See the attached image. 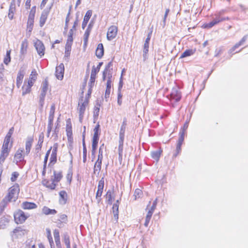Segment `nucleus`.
I'll return each mask as SVG.
<instances>
[{
    "instance_id": "obj_1",
    "label": "nucleus",
    "mask_w": 248,
    "mask_h": 248,
    "mask_svg": "<svg viewBox=\"0 0 248 248\" xmlns=\"http://www.w3.org/2000/svg\"><path fill=\"white\" fill-rule=\"evenodd\" d=\"M19 192V188L18 185H14L11 187L9 189L8 195L6 199V201L12 202L16 201L18 197V195Z\"/></svg>"
},
{
    "instance_id": "obj_2",
    "label": "nucleus",
    "mask_w": 248,
    "mask_h": 248,
    "mask_svg": "<svg viewBox=\"0 0 248 248\" xmlns=\"http://www.w3.org/2000/svg\"><path fill=\"white\" fill-rule=\"evenodd\" d=\"M88 105V99L86 98L84 101L83 97L80 98L78 102V110L79 113V120L80 122H82L84 114L86 109V107Z\"/></svg>"
},
{
    "instance_id": "obj_3",
    "label": "nucleus",
    "mask_w": 248,
    "mask_h": 248,
    "mask_svg": "<svg viewBox=\"0 0 248 248\" xmlns=\"http://www.w3.org/2000/svg\"><path fill=\"white\" fill-rule=\"evenodd\" d=\"M48 81L46 79H45L42 83L41 93L39 96V103L41 108H43L44 105L45 98L48 89Z\"/></svg>"
},
{
    "instance_id": "obj_4",
    "label": "nucleus",
    "mask_w": 248,
    "mask_h": 248,
    "mask_svg": "<svg viewBox=\"0 0 248 248\" xmlns=\"http://www.w3.org/2000/svg\"><path fill=\"white\" fill-rule=\"evenodd\" d=\"M27 233V231L22 227H17L15 228L10 233L13 240L21 238Z\"/></svg>"
},
{
    "instance_id": "obj_5",
    "label": "nucleus",
    "mask_w": 248,
    "mask_h": 248,
    "mask_svg": "<svg viewBox=\"0 0 248 248\" xmlns=\"http://www.w3.org/2000/svg\"><path fill=\"white\" fill-rule=\"evenodd\" d=\"M113 64L112 61L109 62L106 65L103 73V80L106 79H112V68Z\"/></svg>"
},
{
    "instance_id": "obj_6",
    "label": "nucleus",
    "mask_w": 248,
    "mask_h": 248,
    "mask_svg": "<svg viewBox=\"0 0 248 248\" xmlns=\"http://www.w3.org/2000/svg\"><path fill=\"white\" fill-rule=\"evenodd\" d=\"M28 217V216L25 215L24 212L21 210L17 211L14 214L15 220L17 224L23 223L25 221Z\"/></svg>"
},
{
    "instance_id": "obj_7",
    "label": "nucleus",
    "mask_w": 248,
    "mask_h": 248,
    "mask_svg": "<svg viewBox=\"0 0 248 248\" xmlns=\"http://www.w3.org/2000/svg\"><path fill=\"white\" fill-rule=\"evenodd\" d=\"M104 186V177H102L101 179V180L99 181L97 186V191L96 192L95 196V199L97 201V202L98 204H99L101 201V196L103 191Z\"/></svg>"
},
{
    "instance_id": "obj_8",
    "label": "nucleus",
    "mask_w": 248,
    "mask_h": 248,
    "mask_svg": "<svg viewBox=\"0 0 248 248\" xmlns=\"http://www.w3.org/2000/svg\"><path fill=\"white\" fill-rule=\"evenodd\" d=\"M34 46L38 54L42 57L45 54V46L42 41L39 40H37L34 42Z\"/></svg>"
},
{
    "instance_id": "obj_9",
    "label": "nucleus",
    "mask_w": 248,
    "mask_h": 248,
    "mask_svg": "<svg viewBox=\"0 0 248 248\" xmlns=\"http://www.w3.org/2000/svg\"><path fill=\"white\" fill-rule=\"evenodd\" d=\"M118 31V28L115 26H111L110 27L108 31L107 37V39L108 40H111L114 39L117 34Z\"/></svg>"
},
{
    "instance_id": "obj_10",
    "label": "nucleus",
    "mask_w": 248,
    "mask_h": 248,
    "mask_svg": "<svg viewBox=\"0 0 248 248\" xmlns=\"http://www.w3.org/2000/svg\"><path fill=\"white\" fill-rule=\"evenodd\" d=\"M64 66L63 63L60 64L56 67L55 76L59 80H62L63 78Z\"/></svg>"
},
{
    "instance_id": "obj_11",
    "label": "nucleus",
    "mask_w": 248,
    "mask_h": 248,
    "mask_svg": "<svg viewBox=\"0 0 248 248\" xmlns=\"http://www.w3.org/2000/svg\"><path fill=\"white\" fill-rule=\"evenodd\" d=\"M58 147V143L53 145V149L50 158V163L54 164L57 161V152Z\"/></svg>"
},
{
    "instance_id": "obj_12",
    "label": "nucleus",
    "mask_w": 248,
    "mask_h": 248,
    "mask_svg": "<svg viewBox=\"0 0 248 248\" xmlns=\"http://www.w3.org/2000/svg\"><path fill=\"white\" fill-rule=\"evenodd\" d=\"M10 217L8 216H3L0 219V229H4L7 226Z\"/></svg>"
},
{
    "instance_id": "obj_13",
    "label": "nucleus",
    "mask_w": 248,
    "mask_h": 248,
    "mask_svg": "<svg viewBox=\"0 0 248 248\" xmlns=\"http://www.w3.org/2000/svg\"><path fill=\"white\" fill-rule=\"evenodd\" d=\"M23 149H19L16 151L14 156V161L17 163L24 159L23 155Z\"/></svg>"
},
{
    "instance_id": "obj_14",
    "label": "nucleus",
    "mask_w": 248,
    "mask_h": 248,
    "mask_svg": "<svg viewBox=\"0 0 248 248\" xmlns=\"http://www.w3.org/2000/svg\"><path fill=\"white\" fill-rule=\"evenodd\" d=\"M49 11L47 10H44L41 14V17L40 18V27H43L47 18L48 15Z\"/></svg>"
},
{
    "instance_id": "obj_15",
    "label": "nucleus",
    "mask_w": 248,
    "mask_h": 248,
    "mask_svg": "<svg viewBox=\"0 0 248 248\" xmlns=\"http://www.w3.org/2000/svg\"><path fill=\"white\" fill-rule=\"evenodd\" d=\"M16 11V3L15 0H13L10 4L9 13H8V17L10 20H12L13 18L14 13Z\"/></svg>"
},
{
    "instance_id": "obj_16",
    "label": "nucleus",
    "mask_w": 248,
    "mask_h": 248,
    "mask_svg": "<svg viewBox=\"0 0 248 248\" xmlns=\"http://www.w3.org/2000/svg\"><path fill=\"white\" fill-rule=\"evenodd\" d=\"M171 97L174 99L176 102L179 101L181 98V95L180 93L176 88H173L170 93Z\"/></svg>"
},
{
    "instance_id": "obj_17",
    "label": "nucleus",
    "mask_w": 248,
    "mask_h": 248,
    "mask_svg": "<svg viewBox=\"0 0 248 248\" xmlns=\"http://www.w3.org/2000/svg\"><path fill=\"white\" fill-rule=\"evenodd\" d=\"M102 161V160L97 159L95 162L93 168V172L95 174L99 175L101 169Z\"/></svg>"
},
{
    "instance_id": "obj_18",
    "label": "nucleus",
    "mask_w": 248,
    "mask_h": 248,
    "mask_svg": "<svg viewBox=\"0 0 248 248\" xmlns=\"http://www.w3.org/2000/svg\"><path fill=\"white\" fill-rule=\"evenodd\" d=\"M92 15V11L91 10H88L86 12L83 19V21L82 24V28L84 29L88 22L90 18Z\"/></svg>"
},
{
    "instance_id": "obj_19",
    "label": "nucleus",
    "mask_w": 248,
    "mask_h": 248,
    "mask_svg": "<svg viewBox=\"0 0 248 248\" xmlns=\"http://www.w3.org/2000/svg\"><path fill=\"white\" fill-rule=\"evenodd\" d=\"M25 72L23 70L20 69L18 73L17 78H16V86L18 88H19L24 78Z\"/></svg>"
},
{
    "instance_id": "obj_20",
    "label": "nucleus",
    "mask_w": 248,
    "mask_h": 248,
    "mask_svg": "<svg viewBox=\"0 0 248 248\" xmlns=\"http://www.w3.org/2000/svg\"><path fill=\"white\" fill-rule=\"evenodd\" d=\"M248 38V35H245L242 39L237 43H236L231 49L229 50V53H232L236 48H238L242 45Z\"/></svg>"
},
{
    "instance_id": "obj_21",
    "label": "nucleus",
    "mask_w": 248,
    "mask_h": 248,
    "mask_svg": "<svg viewBox=\"0 0 248 248\" xmlns=\"http://www.w3.org/2000/svg\"><path fill=\"white\" fill-rule=\"evenodd\" d=\"M28 43L27 39H24L21 43V48L20 50V57L24 56L27 53V49Z\"/></svg>"
},
{
    "instance_id": "obj_22",
    "label": "nucleus",
    "mask_w": 248,
    "mask_h": 248,
    "mask_svg": "<svg viewBox=\"0 0 248 248\" xmlns=\"http://www.w3.org/2000/svg\"><path fill=\"white\" fill-rule=\"evenodd\" d=\"M104 47L102 44H99L96 49L95 54L96 57L100 59L104 55Z\"/></svg>"
},
{
    "instance_id": "obj_23",
    "label": "nucleus",
    "mask_w": 248,
    "mask_h": 248,
    "mask_svg": "<svg viewBox=\"0 0 248 248\" xmlns=\"http://www.w3.org/2000/svg\"><path fill=\"white\" fill-rule=\"evenodd\" d=\"M22 207L24 209H33L37 207V205L33 202H24L22 203Z\"/></svg>"
},
{
    "instance_id": "obj_24",
    "label": "nucleus",
    "mask_w": 248,
    "mask_h": 248,
    "mask_svg": "<svg viewBox=\"0 0 248 248\" xmlns=\"http://www.w3.org/2000/svg\"><path fill=\"white\" fill-rule=\"evenodd\" d=\"M60 195V202L62 204H64L66 203L67 201V195L65 191H61L59 192Z\"/></svg>"
},
{
    "instance_id": "obj_25",
    "label": "nucleus",
    "mask_w": 248,
    "mask_h": 248,
    "mask_svg": "<svg viewBox=\"0 0 248 248\" xmlns=\"http://www.w3.org/2000/svg\"><path fill=\"white\" fill-rule=\"evenodd\" d=\"M54 174V178H52L51 179L55 182V183H58L60 181L62 177V171L57 172L55 170L53 171Z\"/></svg>"
},
{
    "instance_id": "obj_26",
    "label": "nucleus",
    "mask_w": 248,
    "mask_h": 248,
    "mask_svg": "<svg viewBox=\"0 0 248 248\" xmlns=\"http://www.w3.org/2000/svg\"><path fill=\"white\" fill-rule=\"evenodd\" d=\"M33 140L32 138H28L26 142V153L27 155L30 152Z\"/></svg>"
},
{
    "instance_id": "obj_27",
    "label": "nucleus",
    "mask_w": 248,
    "mask_h": 248,
    "mask_svg": "<svg viewBox=\"0 0 248 248\" xmlns=\"http://www.w3.org/2000/svg\"><path fill=\"white\" fill-rule=\"evenodd\" d=\"M42 212L46 215H55L57 213V211L55 209H50L46 206H44L42 209Z\"/></svg>"
},
{
    "instance_id": "obj_28",
    "label": "nucleus",
    "mask_w": 248,
    "mask_h": 248,
    "mask_svg": "<svg viewBox=\"0 0 248 248\" xmlns=\"http://www.w3.org/2000/svg\"><path fill=\"white\" fill-rule=\"evenodd\" d=\"M43 184L46 187L50 188V189H54L55 188L56 184L52 179L51 181H44Z\"/></svg>"
},
{
    "instance_id": "obj_29",
    "label": "nucleus",
    "mask_w": 248,
    "mask_h": 248,
    "mask_svg": "<svg viewBox=\"0 0 248 248\" xmlns=\"http://www.w3.org/2000/svg\"><path fill=\"white\" fill-rule=\"evenodd\" d=\"M100 105L99 104L98 102L96 103L93 110V119L94 121L96 120L98 118V117L99 116V113L100 111Z\"/></svg>"
},
{
    "instance_id": "obj_30",
    "label": "nucleus",
    "mask_w": 248,
    "mask_h": 248,
    "mask_svg": "<svg viewBox=\"0 0 248 248\" xmlns=\"http://www.w3.org/2000/svg\"><path fill=\"white\" fill-rule=\"evenodd\" d=\"M113 213L115 219L117 221L118 219L119 205L118 203H114L112 207Z\"/></svg>"
},
{
    "instance_id": "obj_31",
    "label": "nucleus",
    "mask_w": 248,
    "mask_h": 248,
    "mask_svg": "<svg viewBox=\"0 0 248 248\" xmlns=\"http://www.w3.org/2000/svg\"><path fill=\"white\" fill-rule=\"evenodd\" d=\"M82 145H83V162H85L87 159V149L85 143V136L83 135L82 139Z\"/></svg>"
},
{
    "instance_id": "obj_32",
    "label": "nucleus",
    "mask_w": 248,
    "mask_h": 248,
    "mask_svg": "<svg viewBox=\"0 0 248 248\" xmlns=\"http://www.w3.org/2000/svg\"><path fill=\"white\" fill-rule=\"evenodd\" d=\"M195 52V50L193 49H186L184 52H183L181 55L180 58H183L190 56L193 55Z\"/></svg>"
},
{
    "instance_id": "obj_33",
    "label": "nucleus",
    "mask_w": 248,
    "mask_h": 248,
    "mask_svg": "<svg viewBox=\"0 0 248 248\" xmlns=\"http://www.w3.org/2000/svg\"><path fill=\"white\" fill-rule=\"evenodd\" d=\"M55 107L53 104L51 105L48 117V122H53Z\"/></svg>"
},
{
    "instance_id": "obj_34",
    "label": "nucleus",
    "mask_w": 248,
    "mask_h": 248,
    "mask_svg": "<svg viewBox=\"0 0 248 248\" xmlns=\"http://www.w3.org/2000/svg\"><path fill=\"white\" fill-rule=\"evenodd\" d=\"M161 152L162 151L161 150L153 151L151 153V156L156 161H158L159 159Z\"/></svg>"
},
{
    "instance_id": "obj_35",
    "label": "nucleus",
    "mask_w": 248,
    "mask_h": 248,
    "mask_svg": "<svg viewBox=\"0 0 248 248\" xmlns=\"http://www.w3.org/2000/svg\"><path fill=\"white\" fill-rule=\"evenodd\" d=\"M100 125L98 124L93 129L94 134L93 139L99 140V131Z\"/></svg>"
},
{
    "instance_id": "obj_36",
    "label": "nucleus",
    "mask_w": 248,
    "mask_h": 248,
    "mask_svg": "<svg viewBox=\"0 0 248 248\" xmlns=\"http://www.w3.org/2000/svg\"><path fill=\"white\" fill-rule=\"evenodd\" d=\"M218 23V20H216L215 18H214L213 21H211L210 22L204 24V27L205 28H211L215 25Z\"/></svg>"
},
{
    "instance_id": "obj_37",
    "label": "nucleus",
    "mask_w": 248,
    "mask_h": 248,
    "mask_svg": "<svg viewBox=\"0 0 248 248\" xmlns=\"http://www.w3.org/2000/svg\"><path fill=\"white\" fill-rule=\"evenodd\" d=\"M44 137L40 136L38 140V144L36 145L35 150L38 153L41 150L43 142Z\"/></svg>"
},
{
    "instance_id": "obj_38",
    "label": "nucleus",
    "mask_w": 248,
    "mask_h": 248,
    "mask_svg": "<svg viewBox=\"0 0 248 248\" xmlns=\"http://www.w3.org/2000/svg\"><path fill=\"white\" fill-rule=\"evenodd\" d=\"M10 53H11V50H7L6 52V56L4 59L3 62L4 63L7 65L11 61V57H10Z\"/></svg>"
},
{
    "instance_id": "obj_39",
    "label": "nucleus",
    "mask_w": 248,
    "mask_h": 248,
    "mask_svg": "<svg viewBox=\"0 0 248 248\" xmlns=\"http://www.w3.org/2000/svg\"><path fill=\"white\" fill-rule=\"evenodd\" d=\"M71 46L72 45H65L64 57L68 58L70 56L71 50Z\"/></svg>"
},
{
    "instance_id": "obj_40",
    "label": "nucleus",
    "mask_w": 248,
    "mask_h": 248,
    "mask_svg": "<svg viewBox=\"0 0 248 248\" xmlns=\"http://www.w3.org/2000/svg\"><path fill=\"white\" fill-rule=\"evenodd\" d=\"M26 84V82H24V84ZM31 87H29L27 85H24L22 87V95H25L27 93H29L31 92Z\"/></svg>"
},
{
    "instance_id": "obj_41",
    "label": "nucleus",
    "mask_w": 248,
    "mask_h": 248,
    "mask_svg": "<svg viewBox=\"0 0 248 248\" xmlns=\"http://www.w3.org/2000/svg\"><path fill=\"white\" fill-rule=\"evenodd\" d=\"M63 239L66 248H71L69 236L67 234H64Z\"/></svg>"
},
{
    "instance_id": "obj_42",
    "label": "nucleus",
    "mask_w": 248,
    "mask_h": 248,
    "mask_svg": "<svg viewBox=\"0 0 248 248\" xmlns=\"http://www.w3.org/2000/svg\"><path fill=\"white\" fill-rule=\"evenodd\" d=\"M123 146H118L119 161L121 163L123 159Z\"/></svg>"
},
{
    "instance_id": "obj_43",
    "label": "nucleus",
    "mask_w": 248,
    "mask_h": 248,
    "mask_svg": "<svg viewBox=\"0 0 248 248\" xmlns=\"http://www.w3.org/2000/svg\"><path fill=\"white\" fill-rule=\"evenodd\" d=\"M7 202L6 199H3V201L0 203V215L2 214L6 207Z\"/></svg>"
},
{
    "instance_id": "obj_44",
    "label": "nucleus",
    "mask_w": 248,
    "mask_h": 248,
    "mask_svg": "<svg viewBox=\"0 0 248 248\" xmlns=\"http://www.w3.org/2000/svg\"><path fill=\"white\" fill-rule=\"evenodd\" d=\"M9 154L4 153L3 152H1L0 156V163H2L4 162L6 158L8 156Z\"/></svg>"
},
{
    "instance_id": "obj_45",
    "label": "nucleus",
    "mask_w": 248,
    "mask_h": 248,
    "mask_svg": "<svg viewBox=\"0 0 248 248\" xmlns=\"http://www.w3.org/2000/svg\"><path fill=\"white\" fill-rule=\"evenodd\" d=\"M104 144H102L100 148H99V153H98V159H101V160H103V149L104 148Z\"/></svg>"
},
{
    "instance_id": "obj_46",
    "label": "nucleus",
    "mask_w": 248,
    "mask_h": 248,
    "mask_svg": "<svg viewBox=\"0 0 248 248\" xmlns=\"http://www.w3.org/2000/svg\"><path fill=\"white\" fill-rule=\"evenodd\" d=\"M37 74L36 73V71H35V70H33L31 72V74L30 75L29 79L33 81H35L37 78Z\"/></svg>"
},
{
    "instance_id": "obj_47",
    "label": "nucleus",
    "mask_w": 248,
    "mask_h": 248,
    "mask_svg": "<svg viewBox=\"0 0 248 248\" xmlns=\"http://www.w3.org/2000/svg\"><path fill=\"white\" fill-rule=\"evenodd\" d=\"M142 194V192L140 189H136L134 192V196L135 197V199L139 198L141 196Z\"/></svg>"
},
{
    "instance_id": "obj_48",
    "label": "nucleus",
    "mask_w": 248,
    "mask_h": 248,
    "mask_svg": "<svg viewBox=\"0 0 248 248\" xmlns=\"http://www.w3.org/2000/svg\"><path fill=\"white\" fill-rule=\"evenodd\" d=\"M52 126H53V122H48V125H47V136L48 137L49 136V134L51 131Z\"/></svg>"
},
{
    "instance_id": "obj_49",
    "label": "nucleus",
    "mask_w": 248,
    "mask_h": 248,
    "mask_svg": "<svg viewBox=\"0 0 248 248\" xmlns=\"http://www.w3.org/2000/svg\"><path fill=\"white\" fill-rule=\"evenodd\" d=\"M18 176H19V173L15 171V172H13V173L12 174L11 177V181L15 182L16 181L17 178L18 177Z\"/></svg>"
},
{
    "instance_id": "obj_50",
    "label": "nucleus",
    "mask_w": 248,
    "mask_h": 248,
    "mask_svg": "<svg viewBox=\"0 0 248 248\" xmlns=\"http://www.w3.org/2000/svg\"><path fill=\"white\" fill-rule=\"evenodd\" d=\"M216 20H218V23L221 21H224V20H229V18L228 17H221V16H219V15H216Z\"/></svg>"
},
{
    "instance_id": "obj_51",
    "label": "nucleus",
    "mask_w": 248,
    "mask_h": 248,
    "mask_svg": "<svg viewBox=\"0 0 248 248\" xmlns=\"http://www.w3.org/2000/svg\"><path fill=\"white\" fill-rule=\"evenodd\" d=\"M106 197L108 203H111L112 196L111 192L108 190L106 194Z\"/></svg>"
},
{
    "instance_id": "obj_52",
    "label": "nucleus",
    "mask_w": 248,
    "mask_h": 248,
    "mask_svg": "<svg viewBox=\"0 0 248 248\" xmlns=\"http://www.w3.org/2000/svg\"><path fill=\"white\" fill-rule=\"evenodd\" d=\"M90 31L89 30V28L86 30L84 34V41L86 43L88 40L89 34H90Z\"/></svg>"
},
{
    "instance_id": "obj_53",
    "label": "nucleus",
    "mask_w": 248,
    "mask_h": 248,
    "mask_svg": "<svg viewBox=\"0 0 248 248\" xmlns=\"http://www.w3.org/2000/svg\"><path fill=\"white\" fill-rule=\"evenodd\" d=\"M35 12H36L35 6L32 7L30 11V14L29 15V17L34 18Z\"/></svg>"
},
{
    "instance_id": "obj_54",
    "label": "nucleus",
    "mask_w": 248,
    "mask_h": 248,
    "mask_svg": "<svg viewBox=\"0 0 248 248\" xmlns=\"http://www.w3.org/2000/svg\"><path fill=\"white\" fill-rule=\"evenodd\" d=\"M4 71V68L2 64H1L0 67V79L1 81L3 80V77H4V74L3 72Z\"/></svg>"
},
{
    "instance_id": "obj_55",
    "label": "nucleus",
    "mask_w": 248,
    "mask_h": 248,
    "mask_svg": "<svg viewBox=\"0 0 248 248\" xmlns=\"http://www.w3.org/2000/svg\"><path fill=\"white\" fill-rule=\"evenodd\" d=\"M99 71V70L96 69V68H95V66H93L91 72V76L96 78V75Z\"/></svg>"
},
{
    "instance_id": "obj_56",
    "label": "nucleus",
    "mask_w": 248,
    "mask_h": 248,
    "mask_svg": "<svg viewBox=\"0 0 248 248\" xmlns=\"http://www.w3.org/2000/svg\"><path fill=\"white\" fill-rule=\"evenodd\" d=\"M110 89H111L110 88H106L105 94V98L106 99V101H108V99L109 97V95L110 93Z\"/></svg>"
},
{
    "instance_id": "obj_57",
    "label": "nucleus",
    "mask_w": 248,
    "mask_h": 248,
    "mask_svg": "<svg viewBox=\"0 0 248 248\" xmlns=\"http://www.w3.org/2000/svg\"><path fill=\"white\" fill-rule=\"evenodd\" d=\"M34 18L28 17V22H27V26H33Z\"/></svg>"
},
{
    "instance_id": "obj_58",
    "label": "nucleus",
    "mask_w": 248,
    "mask_h": 248,
    "mask_svg": "<svg viewBox=\"0 0 248 248\" xmlns=\"http://www.w3.org/2000/svg\"><path fill=\"white\" fill-rule=\"evenodd\" d=\"M95 78H96L91 76L90 82H89V84H88L89 86L91 87V88H92V87L93 86L94 82H95Z\"/></svg>"
},
{
    "instance_id": "obj_59",
    "label": "nucleus",
    "mask_w": 248,
    "mask_h": 248,
    "mask_svg": "<svg viewBox=\"0 0 248 248\" xmlns=\"http://www.w3.org/2000/svg\"><path fill=\"white\" fill-rule=\"evenodd\" d=\"M98 140L93 139L92 148L93 149H96L97 147Z\"/></svg>"
},
{
    "instance_id": "obj_60",
    "label": "nucleus",
    "mask_w": 248,
    "mask_h": 248,
    "mask_svg": "<svg viewBox=\"0 0 248 248\" xmlns=\"http://www.w3.org/2000/svg\"><path fill=\"white\" fill-rule=\"evenodd\" d=\"M73 41V36H71V35H68L66 44L72 45Z\"/></svg>"
},
{
    "instance_id": "obj_61",
    "label": "nucleus",
    "mask_w": 248,
    "mask_h": 248,
    "mask_svg": "<svg viewBox=\"0 0 248 248\" xmlns=\"http://www.w3.org/2000/svg\"><path fill=\"white\" fill-rule=\"evenodd\" d=\"M72 178V172L71 170H69L68 172V173L67 174V175H66V179H67V181L69 182V183L71 182Z\"/></svg>"
},
{
    "instance_id": "obj_62",
    "label": "nucleus",
    "mask_w": 248,
    "mask_h": 248,
    "mask_svg": "<svg viewBox=\"0 0 248 248\" xmlns=\"http://www.w3.org/2000/svg\"><path fill=\"white\" fill-rule=\"evenodd\" d=\"M54 237L55 240L60 238L59 231L58 230L55 229L53 232Z\"/></svg>"
},
{
    "instance_id": "obj_63",
    "label": "nucleus",
    "mask_w": 248,
    "mask_h": 248,
    "mask_svg": "<svg viewBox=\"0 0 248 248\" xmlns=\"http://www.w3.org/2000/svg\"><path fill=\"white\" fill-rule=\"evenodd\" d=\"M13 132H14V127H12L9 130V132L7 134L5 138H7L8 139H11V136L13 134Z\"/></svg>"
},
{
    "instance_id": "obj_64",
    "label": "nucleus",
    "mask_w": 248,
    "mask_h": 248,
    "mask_svg": "<svg viewBox=\"0 0 248 248\" xmlns=\"http://www.w3.org/2000/svg\"><path fill=\"white\" fill-rule=\"evenodd\" d=\"M10 141V139L5 138L2 147H9Z\"/></svg>"
}]
</instances>
